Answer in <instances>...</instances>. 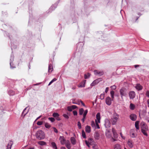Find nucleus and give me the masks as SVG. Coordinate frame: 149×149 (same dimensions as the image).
<instances>
[{"label":"nucleus","instance_id":"obj_35","mask_svg":"<svg viewBox=\"0 0 149 149\" xmlns=\"http://www.w3.org/2000/svg\"><path fill=\"white\" fill-rule=\"evenodd\" d=\"M38 143L41 146H43L46 144V143L43 141H39L38 142Z\"/></svg>","mask_w":149,"mask_h":149},{"label":"nucleus","instance_id":"obj_24","mask_svg":"<svg viewBox=\"0 0 149 149\" xmlns=\"http://www.w3.org/2000/svg\"><path fill=\"white\" fill-rule=\"evenodd\" d=\"M114 149H121L120 145L118 144H115L114 146Z\"/></svg>","mask_w":149,"mask_h":149},{"label":"nucleus","instance_id":"obj_28","mask_svg":"<svg viewBox=\"0 0 149 149\" xmlns=\"http://www.w3.org/2000/svg\"><path fill=\"white\" fill-rule=\"evenodd\" d=\"M53 68L51 64H49L48 67V72H51L53 70Z\"/></svg>","mask_w":149,"mask_h":149},{"label":"nucleus","instance_id":"obj_47","mask_svg":"<svg viewBox=\"0 0 149 149\" xmlns=\"http://www.w3.org/2000/svg\"><path fill=\"white\" fill-rule=\"evenodd\" d=\"M85 143L86 144V145L88 147H90V143H89V142L88 141H86V140L85 141Z\"/></svg>","mask_w":149,"mask_h":149},{"label":"nucleus","instance_id":"obj_12","mask_svg":"<svg viewBox=\"0 0 149 149\" xmlns=\"http://www.w3.org/2000/svg\"><path fill=\"white\" fill-rule=\"evenodd\" d=\"M127 144L130 148H132L133 147L134 143L132 141L128 140L127 143Z\"/></svg>","mask_w":149,"mask_h":149},{"label":"nucleus","instance_id":"obj_22","mask_svg":"<svg viewBox=\"0 0 149 149\" xmlns=\"http://www.w3.org/2000/svg\"><path fill=\"white\" fill-rule=\"evenodd\" d=\"M13 142L12 141H10L8 144L7 149H11Z\"/></svg>","mask_w":149,"mask_h":149},{"label":"nucleus","instance_id":"obj_56","mask_svg":"<svg viewBox=\"0 0 149 149\" xmlns=\"http://www.w3.org/2000/svg\"><path fill=\"white\" fill-rule=\"evenodd\" d=\"M109 88L108 87H107L106 88V89H105V92L106 93H107V92L108 91V90H109Z\"/></svg>","mask_w":149,"mask_h":149},{"label":"nucleus","instance_id":"obj_59","mask_svg":"<svg viewBox=\"0 0 149 149\" xmlns=\"http://www.w3.org/2000/svg\"><path fill=\"white\" fill-rule=\"evenodd\" d=\"M80 102H81V104L83 106H85V104L83 103V102L81 101H80Z\"/></svg>","mask_w":149,"mask_h":149},{"label":"nucleus","instance_id":"obj_9","mask_svg":"<svg viewBox=\"0 0 149 149\" xmlns=\"http://www.w3.org/2000/svg\"><path fill=\"white\" fill-rule=\"evenodd\" d=\"M135 130L134 129H132L130 131V135L132 138H135L137 136V134L134 133Z\"/></svg>","mask_w":149,"mask_h":149},{"label":"nucleus","instance_id":"obj_36","mask_svg":"<svg viewBox=\"0 0 149 149\" xmlns=\"http://www.w3.org/2000/svg\"><path fill=\"white\" fill-rule=\"evenodd\" d=\"M52 116L56 118V117H58V116H59V114L57 113H53Z\"/></svg>","mask_w":149,"mask_h":149},{"label":"nucleus","instance_id":"obj_54","mask_svg":"<svg viewBox=\"0 0 149 149\" xmlns=\"http://www.w3.org/2000/svg\"><path fill=\"white\" fill-rule=\"evenodd\" d=\"M54 130V132L57 133L58 132V130L55 127H53Z\"/></svg>","mask_w":149,"mask_h":149},{"label":"nucleus","instance_id":"obj_5","mask_svg":"<svg viewBox=\"0 0 149 149\" xmlns=\"http://www.w3.org/2000/svg\"><path fill=\"white\" fill-rule=\"evenodd\" d=\"M135 93L133 91H131L129 93V95L130 99H133L135 96Z\"/></svg>","mask_w":149,"mask_h":149},{"label":"nucleus","instance_id":"obj_4","mask_svg":"<svg viewBox=\"0 0 149 149\" xmlns=\"http://www.w3.org/2000/svg\"><path fill=\"white\" fill-rule=\"evenodd\" d=\"M120 93L121 99L123 100V97H126L127 95V90L124 88H122L120 90Z\"/></svg>","mask_w":149,"mask_h":149},{"label":"nucleus","instance_id":"obj_33","mask_svg":"<svg viewBox=\"0 0 149 149\" xmlns=\"http://www.w3.org/2000/svg\"><path fill=\"white\" fill-rule=\"evenodd\" d=\"M8 94L10 95H15V93L13 91L10 90L8 91Z\"/></svg>","mask_w":149,"mask_h":149},{"label":"nucleus","instance_id":"obj_37","mask_svg":"<svg viewBox=\"0 0 149 149\" xmlns=\"http://www.w3.org/2000/svg\"><path fill=\"white\" fill-rule=\"evenodd\" d=\"M91 125L93 128H94L96 129V125L95 122L94 121H92L91 123Z\"/></svg>","mask_w":149,"mask_h":149},{"label":"nucleus","instance_id":"obj_52","mask_svg":"<svg viewBox=\"0 0 149 149\" xmlns=\"http://www.w3.org/2000/svg\"><path fill=\"white\" fill-rule=\"evenodd\" d=\"M73 114L74 116H77V112L76 111H73Z\"/></svg>","mask_w":149,"mask_h":149},{"label":"nucleus","instance_id":"obj_30","mask_svg":"<svg viewBox=\"0 0 149 149\" xmlns=\"http://www.w3.org/2000/svg\"><path fill=\"white\" fill-rule=\"evenodd\" d=\"M135 107V106L134 104L132 103H131L130 104V109L132 110H133L134 109Z\"/></svg>","mask_w":149,"mask_h":149},{"label":"nucleus","instance_id":"obj_34","mask_svg":"<svg viewBox=\"0 0 149 149\" xmlns=\"http://www.w3.org/2000/svg\"><path fill=\"white\" fill-rule=\"evenodd\" d=\"M90 74L89 73H87V74H85L84 77L85 79H87L88 78L90 77Z\"/></svg>","mask_w":149,"mask_h":149},{"label":"nucleus","instance_id":"obj_64","mask_svg":"<svg viewBox=\"0 0 149 149\" xmlns=\"http://www.w3.org/2000/svg\"><path fill=\"white\" fill-rule=\"evenodd\" d=\"M85 119H84V118H83L82 119H81V121H82V122L83 123L84 122V120H85Z\"/></svg>","mask_w":149,"mask_h":149},{"label":"nucleus","instance_id":"obj_48","mask_svg":"<svg viewBox=\"0 0 149 149\" xmlns=\"http://www.w3.org/2000/svg\"><path fill=\"white\" fill-rule=\"evenodd\" d=\"M116 87L115 85H113L111 87V88L112 90H115L116 88Z\"/></svg>","mask_w":149,"mask_h":149},{"label":"nucleus","instance_id":"obj_41","mask_svg":"<svg viewBox=\"0 0 149 149\" xmlns=\"http://www.w3.org/2000/svg\"><path fill=\"white\" fill-rule=\"evenodd\" d=\"M82 137L84 138H86V136L85 134V132L84 130H83L82 131Z\"/></svg>","mask_w":149,"mask_h":149},{"label":"nucleus","instance_id":"obj_44","mask_svg":"<svg viewBox=\"0 0 149 149\" xmlns=\"http://www.w3.org/2000/svg\"><path fill=\"white\" fill-rule=\"evenodd\" d=\"M93 149H98V147L97 145H94L93 146Z\"/></svg>","mask_w":149,"mask_h":149},{"label":"nucleus","instance_id":"obj_14","mask_svg":"<svg viewBox=\"0 0 149 149\" xmlns=\"http://www.w3.org/2000/svg\"><path fill=\"white\" fill-rule=\"evenodd\" d=\"M14 56L13 55H11L10 57V68H13L15 67L14 66H12V65H13V62L14 60Z\"/></svg>","mask_w":149,"mask_h":149},{"label":"nucleus","instance_id":"obj_29","mask_svg":"<svg viewBox=\"0 0 149 149\" xmlns=\"http://www.w3.org/2000/svg\"><path fill=\"white\" fill-rule=\"evenodd\" d=\"M115 92L113 91H111L110 92V95L112 100H113L114 98V95Z\"/></svg>","mask_w":149,"mask_h":149},{"label":"nucleus","instance_id":"obj_63","mask_svg":"<svg viewBox=\"0 0 149 149\" xmlns=\"http://www.w3.org/2000/svg\"><path fill=\"white\" fill-rule=\"evenodd\" d=\"M60 149H66L65 147H62Z\"/></svg>","mask_w":149,"mask_h":149},{"label":"nucleus","instance_id":"obj_57","mask_svg":"<svg viewBox=\"0 0 149 149\" xmlns=\"http://www.w3.org/2000/svg\"><path fill=\"white\" fill-rule=\"evenodd\" d=\"M147 102L148 107H149V99H148L147 100Z\"/></svg>","mask_w":149,"mask_h":149},{"label":"nucleus","instance_id":"obj_32","mask_svg":"<svg viewBox=\"0 0 149 149\" xmlns=\"http://www.w3.org/2000/svg\"><path fill=\"white\" fill-rule=\"evenodd\" d=\"M45 127L47 129H49L51 127V125L49 123H45Z\"/></svg>","mask_w":149,"mask_h":149},{"label":"nucleus","instance_id":"obj_58","mask_svg":"<svg viewBox=\"0 0 149 149\" xmlns=\"http://www.w3.org/2000/svg\"><path fill=\"white\" fill-rule=\"evenodd\" d=\"M56 118V120H60V119L59 117V116H58V117Z\"/></svg>","mask_w":149,"mask_h":149},{"label":"nucleus","instance_id":"obj_17","mask_svg":"<svg viewBox=\"0 0 149 149\" xmlns=\"http://www.w3.org/2000/svg\"><path fill=\"white\" fill-rule=\"evenodd\" d=\"M66 147L68 149H70L71 146H70V142L68 140H67L66 142L65 143Z\"/></svg>","mask_w":149,"mask_h":149},{"label":"nucleus","instance_id":"obj_42","mask_svg":"<svg viewBox=\"0 0 149 149\" xmlns=\"http://www.w3.org/2000/svg\"><path fill=\"white\" fill-rule=\"evenodd\" d=\"M95 124H96L95 125H96V128H97V129H100V127L99 125L98 124V123L97 121V120H95Z\"/></svg>","mask_w":149,"mask_h":149},{"label":"nucleus","instance_id":"obj_21","mask_svg":"<svg viewBox=\"0 0 149 149\" xmlns=\"http://www.w3.org/2000/svg\"><path fill=\"white\" fill-rule=\"evenodd\" d=\"M85 131L88 133H89L91 131V128L90 126L87 125L85 127Z\"/></svg>","mask_w":149,"mask_h":149},{"label":"nucleus","instance_id":"obj_7","mask_svg":"<svg viewBox=\"0 0 149 149\" xmlns=\"http://www.w3.org/2000/svg\"><path fill=\"white\" fill-rule=\"evenodd\" d=\"M104 125L106 127H109L111 126V123L109 120L108 119H106L105 120Z\"/></svg>","mask_w":149,"mask_h":149},{"label":"nucleus","instance_id":"obj_18","mask_svg":"<svg viewBox=\"0 0 149 149\" xmlns=\"http://www.w3.org/2000/svg\"><path fill=\"white\" fill-rule=\"evenodd\" d=\"M96 119L95 120H97V121L99 123H100V119L101 118H100V113H97L96 116Z\"/></svg>","mask_w":149,"mask_h":149},{"label":"nucleus","instance_id":"obj_62","mask_svg":"<svg viewBox=\"0 0 149 149\" xmlns=\"http://www.w3.org/2000/svg\"><path fill=\"white\" fill-rule=\"evenodd\" d=\"M134 67L135 68H136L137 67H139V65H134Z\"/></svg>","mask_w":149,"mask_h":149},{"label":"nucleus","instance_id":"obj_1","mask_svg":"<svg viewBox=\"0 0 149 149\" xmlns=\"http://www.w3.org/2000/svg\"><path fill=\"white\" fill-rule=\"evenodd\" d=\"M141 132L144 135L146 136H148L146 132L148 129L147 125L144 122H141Z\"/></svg>","mask_w":149,"mask_h":149},{"label":"nucleus","instance_id":"obj_3","mask_svg":"<svg viewBox=\"0 0 149 149\" xmlns=\"http://www.w3.org/2000/svg\"><path fill=\"white\" fill-rule=\"evenodd\" d=\"M119 118V115L116 113H113L112 117L111 119V121L112 125H115L117 121Z\"/></svg>","mask_w":149,"mask_h":149},{"label":"nucleus","instance_id":"obj_46","mask_svg":"<svg viewBox=\"0 0 149 149\" xmlns=\"http://www.w3.org/2000/svg\"><path fill=\"white\" fill-rule=\"evenodd\" d=\"M43 124L42 121H38L37 123V124L38 125H41Z\"/></svg>","mask_w":149,"mask_h":149},{"label":"nucleus","instance_id":"obj_15","mask_svg":"<svg viewBox=\"0 0 149 149\" xmlns=\"http://www.w3.org/2000/svg\"><path fill=\"white\" fill-rule=\"evenodd\" d=\"M86 81V80L83 81L82 82H81L79 85H78V86L79 88H82L84 87L85 86Z\"/></svg>","mask_w":149,"mask_h":149},{"label":"nucleus","instance_id":"obj_8","mask_svg":"<svg viewBox=\"0 0 149 149\" xmlns=\"http://www.w3.org/2000/svg\"><path fill=\"white\" fill-rule=\"evenodd\" d=\"M94 74L95 75H98L99 76H102L104 74V72L103 71H98L95 70L94 71Z\"/></svg>","mask_w":149,"mask_h":149},{"label":"nucleus","instance_id":"obj_11","mask_svg":"<svg viewBox=\"0 0 149 149\" xmlns=\"http://www.w3.org/2000/svg\"><path fill=\"white\" fill-rule=\"evenodd\" d=\"M59 140L60 141L61 144L63 145H64L66 141L64 137L63 136H60L59 137Z\"/></svg>","mask_w":149,"mask_h":149},{"label":"nucleus","instance_id":"obj_50","mask_svg":"<svg viewBox=\"0 0 149 149\" xmlns=\"http://www.w3.org/2000/svg\"><path fill=\"white\" fill-rule=\"evenodd\" d=\"M71 107L72 109H75L77 107L76 106L74 105H72Z\"/></svg>","mask_w":149,"mask_h":149},{"label":"nucleus","instance_id":"obj_45","mask_svg":"<svg viewBox=\"0 0 149 149\" xmlns=\"http://www.w3.org/2000/svg\"><path fill=\"white\" fill-rule=\"evenodd\" d=\"M67 109L69 111H72L73 110L72 109V108H71V106H68L67 107Z\"/></svg>","mask_w":149,"mask_h":149},{"label":"nucleus","instance_id":"obj_20","mask_svg":"<svg viewBox=\"0 0 149 149\" xmlns=\"http://www.w3.org/2000/svg\"><path fill=\"white\" fill-rule=\"evenodd\" d=\"M112 131L114 137L115 138H117L118 137L117 134L114 128H112Z\"/></svg>","mask_w":149,"mask_h":149},{"label":"nucleus","instance_id":"obj_39","mask_svg":"<svg viewBox=\"0 0 149 149\" xmlns=\"http://www.w3.org/2000/svg\"><path fill=\"white\" fill-rule=\"evenodd\" d=\"M56 80H57V79L56 78H54L48 84V86L50 85L52 83H53L54 82L56 81Z\"/></svg>","mask_w":149,"mask_h":149},{"label":"nucleus","instance_id":"obj_10","mask_svg":"<svg viewBox=\"0 0 149 149\" xmlns=\"http://www.w3.org/2000/svg\"><path fill=\"white\" fill-rule=\"evenodd\" d=\"M101 80V79H98L94 81L91 84V86H95L98 84Z\"/></svg>","mask_w":149,"mask_h":149},{"label":"nucleus","instance_id":"obj_53","mask_svg":"<svg viewBox=\"0 0 149 149\" xmlns=\"http://www.w3.org/2000/svg\"><path fill=\"white\" fill-rule=\"evenodd\" d=\"M88 112V110H85L84 113L83 115H86Z\"/></svg>","mask_w":149,"mask_h":149},{"label":"nucleus","instance_id":"obj_26","mask_svg":"<svg viewBox=\"0 0 149 149\" xmlns=\"http://www.w3.org/2000/svg\"><path fill=\"white\" fill-rule=\"evenodd\" d=\"M139 121H137L135 122V127L137 130L139 129Z\"/></svg>","mask_w":149,"mask_h":149},{"label":"nucleus","instance_id":"obj_13","mask_svg":"<svg viewBox=\"0 0 149 149\" xmlns=\"http://www.w3.org/2000/svg\"><path fill=\"white\" fill-rule=\"evenodd\" d=\"M130 119L133 121H135L136 119V116L134 114H132L130 115Z\"/></svg>","mask_w":149,"mask_h":149},{"label":"nucleus","instance_id":"obj_61","mask_svg":"<svg viewBox=\"0 0 149 149\" xmlns=\"http://www.w3.org/2000/svg\"><path fill=\"white\" fill-rule=\"evenodd\" d=\"M111 139L113 141H116V140L113 137H112Z\"/></svg>","mask_w":149,"mask_h":149},{"label":"nucleus","instance_id":"obj_23","mask_svg":"<svg viewBox=\"0 0 149 149\" xmlns=\"http://www.w3.org/2000/svg\"><path fill=\"white\" fill-rule=\"evenodd\" d=\"M95 138L96 139H98L100 138V134L98 132H96L94 134Z\"/></svg>","mask_w":149,"mask_h":149},{"label":"nucleus","instance_id":"obj_51","mask_svg":"<svg viewBox=\"0 0 149 149\" xmlns=\"http://www.w3.org/2000/svg\"><path fill=\"white\" fill-rule=\"evenodd\" d=\"M63 116L66 118L68 119L69 118V116L66 114H63Z\"/></svg>","mask_w":149,"mask_h":149},{"label":"nucleus","instance_id":"obj_25","mask_svg":"<svg viewBox=\"0 0 149 149\" xmlns=\"http://www.w3.org/2000/svg\"><path fill=\"white\" fill-rule=\"evenodd\" d=\"M71 141L73 145H74L76 143V141L75 138L73 137H71L70 138Z\"/></svg>","mask_w":149,"mask_h":149},{"label":"nucleus","instance_id":"obj_31","mask_svg":"<svg viewBox=\"0 0 149 149\" xmlns=\"http://www.w3.org/2000/svg\"><path fill=\"white\" fill-rule=\"evenodd\" d=\"M27 107H26L25 109L23 111L22 113V115L23 116H25L28 112V111H27L26 112V110Z\"/></svg>","mask_w":149,"mask_h":149},{"label":"nucleus","instance_id":"obj_40","mask_svg":"<svg viewBox=\"0 0 149 149\" xmlns=\"http://www.w3.org/2000/svg\"><path fill=\"white\" fill-rule=\"evenodd\" d=\"M105 94L104 93L101 94L100 95V98L101 100H103L104 98Z\"/></svg>","mask_w":149,"mask_h":149},{"label":"nucleus","instance_id":"obj_6","mask_svg":"<svg viewBox=\"0 0 149 149\" xmlns=\"http://www.w3.org/2000/svg\"><path fill=\"white\" fill-rule=\"evenodd\" d=\"M112 100V99L111 100L109 97H107L105 99V102L106 104L109 106L111 104Z\"/></svg>","mask_w":149,"mask_h":149},{"label":"nucleus","instance_id":"obj_38","mask_svg":"<svg viewBox=\"0 0 149 149\" xmlns=\"http://www.w3.org/2000/svg\"><path fill=\"white\" fill-rule=\"evenodd\" d=\"M84 112V110L83 108H81L79 109V113L80 115H82Z\"/></svg>","mask_w":149,"mask_h":149},{"label":"nucleus","instance_id":"obj_19","mask_svg":"<svg viewBox=\"0 0 149 149\" xmlns=\"http://www.w3.org/2000/svg\"><path fill=\"white\" fill-rule=\"evenodd\" d=\"M135 87L136 89L138 91L141 90L143 88L142 86L139 84H137L136 85Z\"/></svg>","mask_w":149,"mask_h":149},{"label":"nucleus","instance_id":"obj_49","mask_svg":"<svg viewBox=\"0 0 149 149\" xmlns=\"http://www.w3.org/2000/svg\"><path fill=\"white\" fill-rule=\"evenodd\" d=\"M78 126L79 129H80L81 128V124L79 122H78Z\"/></svg>","mask_w":149,"mask_h":149},{"label":"nucleus","instance_id":"obj_55","mask_svg":"<svg viewBox=\"0 0 149 149\" xmlns=\"http://www.w3.org/2000/svg\"><path fill=\"white\" fill-rule=\"evenodd\" d=\"M146 95L149 97V91H147L146 92Z\"/></svg>","mask_w":149,"mask_h":149},{"label":"nucleus","instance_id":"obj_27","mask_svg":"<svg viewBox=\"0 0 149 149\" xmlns=\"http://www.w3.org/2000/svg\"><path fill=\"white\" fill-rule=\"evenodd\" d=\"M51 145L53 149H57L56 144L54 142H52L51 143Z\"/></svg>","mask_w":149,"mask_h":149},{"label":"nucleus","instance_id":"obj_43","mask_svg":"<svg viewBox=\"0 0 149 149\" xmlns=\"http://www.w3.org/2000/svg\"><path fill=\"white\" fill-rule=\"evenodd\" d=\"M49 120L52 122H53L55 120V119L53 118H48Z\"/></svg>","mask_w":149,"mask_h":149},{"label":"nucleus","instance_id":"obj_60","mask_svg":"<svg viewBox=\"0 0 149 149\" xmlns=\"http://www.w3.org/2000/svg\"><path fill=\"white\" fill-rule=\"evenodd\" d=\"M41 117V116H39V117H38L36 119V120H38V119H39V118H40Z\"/></svg>","mask_w":149,"mask_h":149},{"label":"nucleus","instance_id":"obj_16","mask_svg":"<svg viewBox=\"0 0 149 149\" xmlns=\"http://www.w3.org/2000/svg\"><path fill=\"white\" fill-rule=\"evenodd\" d=\"M106 137L108 138H110L111 137V135L110 131L107 130L105 133Z\"/></svg>","mask_w":149,"mask_h":149},{"label":"nucleus","instance_id":"obj_2","mask_svg":"<svg viewBox=\"0 0 149 149\" xmlns=\"http://www.w3.org/2000/svg\"><path fill=\"white\" fill-rule=\"evenodd\" d=\"M36 138L40 140L44 139L45 137V135L44 132L42 130H38L36 133Z\"/></svg>","mask_w":149,"mask_h":149}]
</instances>
